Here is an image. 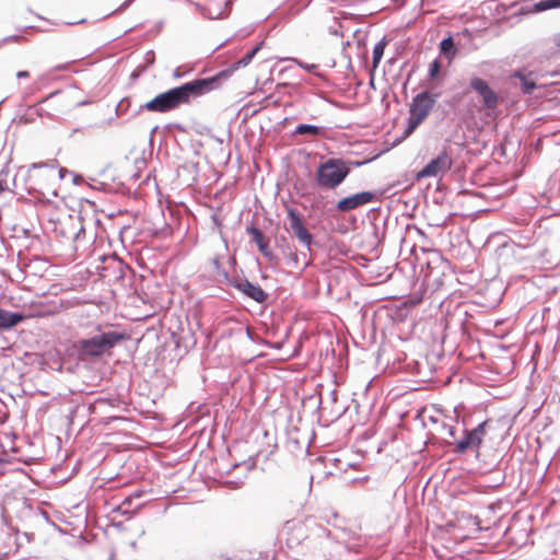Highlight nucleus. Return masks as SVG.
Instances as JSON below:
<instances>
[{
    "instance_id": "43",
    "label": "nucleus",
    "mask_w": 560,
    "mask_h": 560,
    "mask_svg": "<svg viewBox=\"0 0 560 560\" xmlns=\"http://www.w3.org/2000/svg\"><path fill=\"white\" fill-rule=\"evenodd\" d=\"M345 549L347 550V552H360V547L358 545H345Z\"/></svg>"
},
{
    "instance_id": "19",
    "label": "nucleus",
    "mask_w": 560,
    "mask_h": 560,
    "mask_svg": "<svg viewBox=\"0 0 560 560\" xmlns=\"http://www.w3.org/2000/svg\"><path fill=\"white\" fill-rule=\"evenodd\" d=\"M442 62L439 58H435L434 60H432L429 65V70H428V78L430 81H436V82H441L442 81Z\"/></svg>"
},
{
    "instance_id": "12",
    "label": "nucleus",
    "mask_w": 560,
    "mask_h": 560,
    "mask_svg": "<svg viewBox=\"0 0 560 560\" xmlns=\"http://www.w3.org/2000/svg\"><path fill=\"white\" fill-rule=\"evenodd\" d=\"M327 128L312 124H299L291 132L292 138L301 137L298 143H307L318 138H325Z\"/></svg>"
},
{
    "instance_id": "56",
    "label": "nucleus",
    "mask_w": 560,
    "mask_h": 560,
    "mask_svg": "<svg viewBox=\"0 0 560 560\" xmlns=\"http://www.w3.org/2000/svg\"><path fill=\"white\" fill-rule=\"evenodd\" d=\"M213 265H214L215 269L220 270V268H221V264H220V261H219V259H218V258H214V259H213Z\"/></svg>"
},
{
    "instance_id": "6",
    "label": "nucleus",
    "mask_w": 560,
    "mask_h": 560,
    "mask_svg": "<svg viewBox=\"0 0 560 560\" xmlns=\"http://www.w3.org/2000/svg\"><path fill=\"white\" fill-rule=\"evenodd\" d=\"M469 89L477 93L481 98L483 108L493 110L500 104L501 97L490 84L482 78L472 75L469 80Z\"/></svg>"
},
{
    "instance_id": "22",
    "label": "nucleus",
    "mask_w": 560,
    "mask_h": 560,
    "mask_svg": "<svg viewBox=\"0 0 560 560\" xmlns=\"http://www.w3.org/2000/svg\"><path fill=\"white\" fill-rule=\"evenodd\" d=\"M131 107V98L124 97L121 98L115 107L116 117L124 116Z\"/></svg>"
},
{
    "instance_id": "7",
    "label": "nucleus",
    "mask_w": 560,
    "mask_h": 560,
    "mask_svg": "<svg viewBox=\"0 0 560 560\" xmlns=\"http://www.w3.org/2000/svg\"><path fill=\"white\" fill-rule=\"evenodd\" d=\"M453 160L446 150H442L435 158L429 161L420 171L415 174V179L420 182L427 177H436L451 170Z\"/></svg>"
},
{
    "instance_id": "24",
    "label": "nucleus",
    "mask_w": 560,
    "mask_h": 560,
    "mask_svg": "<svg viewBox=\"0 0 560 560\" xmlns=\"http://www.w3.org/2000/svg\"><path fill=\"white\" fill-rule=\"evenodd\" d=\"M245 332H246L247 338L249 340H252L253 342L264 343V345H266V346H268L270 348H273V346L270 342L266 341L260 336L254 334L253 330L249 327H246Z\"/></svg>"
},
{
    "instance_id": "4",
    "label": "nucleus",
    "mask_w": 560,
    "mask_h": 560,
    "mask_svg": "<svg viewBox=\"0 0 560 560\" xmlns=\"http://www.w3.org/2000/svg\"><path fill=\"white\" fill-rule=\"evenodd\" d=\"M441 96L440 92H431L430 90H423L412 97L409 106V117L407 119V126L399 139H396L395 143L406 139L425 120L430 112L433 109L438 98Z\"/></svg>"
},
{
    "instance_id": "41",
    "label": "nucleus",
    "mask_w": 560,
    "mask_h": 560,
    "mask_svg": "<svg viewBox=\"0 0 560 560\" xmlns=\"http://www.w3.org/2000/svg\"><path fill=\"white\" fill-rule=\"evenodd\" d=\"M221 275L223 276V278L225 279V281L228 282L229 285H230V281H232L235 278L242 277L240 275L230 276V273L225 269H222Z\"/></svg>"
},
{
    "instance_id": "40",
    "label": "nucleus",
    "mask_w": 560,
    "mask_h": 560,
    "mask_svg": "<svg viewBox=\"0 0 560 560\" xmlns=\"http://www.w3.org/2000/svg\"><path fill=\"white\" fill-rule=\"evenodd\" d=\"M189 71H190V69H189V70H187L186 72H183V71H182V67H177V68L173 71V78H174V79H182V78H184V77H185Z\"/></svg>"
},
{
    "instance_id": "26",
    "label": "nucleus",
    "mask_w": 560,
    "mask_h": 560,
    "mask_svg": "<svg viewBox=\"0 0 560 560\" xmlns=\"http://www.w3.org/2000/svg\"><path fill=\"white\" fill-rule=\"evenodd\" d=\"M276 244L281 249L283 255H287L288 252L292 250L290 244L287 241L285 236L276 237Z\"/></svg>"
},
{
    "instance_id": "60",
    "label": "nucleus",
    "mask_w": 560,
    "mask_h": 560,
    "mask_svg": "<svg viewBox=\"0 0 560 560\" xmlns=\"http://www.w3.org/2000/svg\"><path fill=\"white\" fill-rule=\"evenodd\" d=\"M323 532L326 534L327 537H331V533L327 529H323Z\"/></svg>"
},
{
    "instance_id": "20",
    "label": "nucleus",
    "mask_w": 560,
    "mask_h": 560,
    "mask_svg": "<svg viewBox=\"0 0 560 560\" xmlns=\"http://www.w3.org/2000/svg\"><path fill=\"white\" fill-rule=\"evenodd\" d=\"M387 39L386 37H383L380 42H377L373 48V55H372V65L374 68H377L383 56H384V50H385V47L387 45Z\"/></svg>"
},
{
    "instance_id": "33",
    "label": "nucleus",
    "mask_w": 560,
    "mask_h": 560,
    "mask_svg": "<svg viewBox=\"0 0 560 560\" xmlns=\"http://www.w3.org/2000/svg\"><path fill=\"white\" fill-rule=\"evenodd\" d=\"M27 112H31L33 110L34 114L38 117H43V116H50L49 113H47L46 110H44L42 107H38L37 105H31L27 107L26 109Z\"/></svg>"
},
{
    "instance_id": "28",
    "label": "nucleus",
    "mask_w": 560,
    "mask_h": 560,
    "mask_svg": "<svg viewBox=\"0 0 560 560\" xmlns=\"http://www.w3.org/2000/svg\"><path fill=\"white\" fill-rule=\"evenodd\" d=\"M289 257V260H288V266L292 267V268H298L299 267V255L295 250H290L287 253V255Z\"/></svg>"
},
{
    "instance_id": "16",
    "label": "nucleus",
    "mask_w": 560,
    "mask_h": 560,
    "mask_svg": "<svg viewBox=\"0 0 560 560\" xmlns=\"http://www.w3.org/2000/svg\"><path fill=\"white\" fill-rule=\"evenodd\" d=\"M26 318L27 315L22 312H11L0 307V332L11 330Z\"/></svg>"
},
{
    "instance_id": "50",
    "label": "nucleus",
    "mask_w": 560,
    "mask_h": 560,
    "mask_svg": "<svg viewBox=\"0 0 560 560\" xmlns=\"http://www.w3.org/2000/svg\"><path fill=\"white\" fill-rule=\"evenodd\" d=\"M69 69V63H61V65H57L55 67V70L57 71H62V70H68Z\"/></svg>"
},
{
    "instance_id": "46",
    "label": "nucleus",
    "mask_w": 560,
    "mask_h": 560,
    "mask_svg": "<svg viewBox=\"0 0 560 560\" xmlns=\"http://www.w3.org/2000/svg\"><path fill=\"white\" fill-rule=\"evenodd\" d=\"M58 174H59V177H60L61 179H63V178L66 177V175H70V174H72V172H71V171H68V170H67V168H65V167H59V170H58Z\"/></svg>"
},
{
    "instance_id": "34",
    "label": "nucleus",
    "mask_w": 560,
    "mask_h": 560,
    "mask_svg": "<svg viewBox=\"0 0 560 560\" xmlns=\"http://www.w3.org/2000/svg\"><path fill=\"white\" fill-rule=\"evenodd\" d=\"M345 408H338V409H335L334 407H331L329 413L331 416V421L332 420H338L343 413H345Z\"/></svg>"
},
{
    "instance_id": "1",
    "label": "nucleus",
    "mask_w": 560,
    "mask_h": 560,
    "mask_svg": "<svg viewBox=\"0 0 560 560\" xmlns=\"http://www.w3.org/2000/svg\"><path fill=\"white\" fill-rule=\"evenodd\" d=\"M213 91L211 82L207 78H198L185 82L178 86L171 88L155 95L152 100L141 104L131 115V118L140 115L143 110L152 113H168L182 105H187L191 100L203 96Z\"/></svg>"
},
{
    "instance_id": "53",
    "label": "nucleus",
    "mask_w": 560,
    "mask_h": 560,
    "mask_svg": "<svg viewBox=\"0 0 560 560\" xmlns=\"http://www.w3.org/2000/svg\"><path fill=\"white\" fill-rule=\"evenodd\" d=\"M84 232H85V231H84V228H83V226H81V228L79 229V231L75 233V235H74V240H75V241L80 240L81 235H83V234H84Z\"/></svg>"
},
{
    "instance_id": "36",
    "label": "nucleus",
    "mask_w": 560,
    "mask_h": 560,
    "mask_svg": "<svg viewBox=\"0 0 560 560\" xmlns=\"http://www.w3.org/2000/svg\"><path fill=\"white\" fill-rule=\"evenodd\" d=\"M34 120H35V119H34V117H33L32 115H28L27 113H25V114H23V115H21V116L19 117V122H20V124H23V125L31 124V122H33Z\"/></svg>"
},
{
    "instance_id": "42",
    "label": "nucleus",
    "mask_w": 560,
    "mask_h": 560,
    "mask_svg": "<svg viewBox=\"0 0 560 560\" xmlns=\"http://www.w3.org/2000/svg\"><path fill=\"white\" fill-rule=\"evenodd\" d=\"M8 175H9V166H8V164H5L3 166V168L0 171V179L2 182H8L7 180Z\"/></svg>"
},
{
    "instance_id": "25",
    "label": "nucleus",
    "mask_w": 560,
    "mask_h": 560,
    "mask_svg": "<svg viewBox=\"0 0 560 560\" xmlns=\"http://www.w3.org/2000/svg\"><path fill=\"white\" fill-rule=\"evenodd\" d=\"M488 423H489V420H485V421L480 422L474 429H470L476 434V436L480 440V443H482L483 438L486 435V428H487Z\"/></svg>"
},
{
    "instance_id": "13",
    "label": "nucleus",
    "mask_w": 560,
    "mask_h": 560,
    "mask_svg": "<svg viewBox=\"0 0 560 560\" xmlns=\"http://www.w3.org/2000/svg\"><path fill=\"white\" fill-rule=\"evenodd\" d=\"M464 435L462 439L452 441H444V446L454 445V453L457 455H462L467 453L468 451L478 450L481 445L480 440L476 436V434L468 429H464Z\"/></svg>"
},
{
    "instance_id": "45",
    "label": "nucleus",
    "mask_w": 560,
    "mask_h": 560,
    "mask_svg": "<svg viewBox=\"0 0 560 560\" xmlns=\"http://www.w3.org/2000/svg\"><path fill=\"white\" fill-rule=\"evenodd\" d=\"M60 92H61L60 90H56V91H54V92L49 93L46 97H44L43 100H40V101L38 102V104H43V103L47 102L49 98H51V97H54V96L58 95Z\"/></svg>"
},
{
    "instance_id": "18",
    "label": "nucleus",
    "mask_w": 560,
    "mask_h": 560,
    "mask_svg": "<svg viewBox=\"0 0 560 560\" xmlns=\"http://www.w3.org/2000/svg\"><path fill=\"white\" fill-rule=\"evenodd\" d=\"M197 9L199 10V12L201 13L202 16H205L209 20L222 19V18L228 16V13H225L220 5L203 7V5L197 4Z\"/></svg>"
},
{
    "instance_id": "51",
    "label": "nucleus",
    "mask_w": 560,
    "mask_h": 560,
    "mask_svg": "<svg viewBox=\"0 0 560 560\" xmlns=\"http://www.w3.org/2000/svg\"><path fill=\"white\" fill-rule=\"evenodd\" d=\"M70 175L73 177L72 180H73V184H75V185H78L82 180V177L78 174H74L73 172Z\"/></svg>"
},
{
    "instance_id": "11",
    "label": "nucleus",
    "mask_w": 560,
    "mask_h": 560,
    "mask_svg": "<svg viewBox=\"0 0 560 560\" xmlns=\"http://www.w3.org/2000/svg\"><path fill=\"white\" fill-rule=\"evenodd\" d=\"M375 197L376 195L373 191H360L339 199L336 203V209L339 212H348L372 202Z\"/></svg>"
},
{
    "instance_id": "55",
    "label": "nucleus",
    "mask_w": 560,
    "mask_h": 560,
    "mask_svg": "<svg viewBox=\"0 0 560 560\" xmlns=\"http://www.w3.org/2000/svg\"><path fill=\"white\" fill-rule=\"evenodd\" d=\"M319 407L322 408L323 411H325L327 409L326 401H324L322 396L319 397Z\"/></svg>"
},
{
    "instance_id": "49",
    "label": "nucleus",
    "mask_w": 560,
    "mask_h": 560,
    "mask_svg": "<svg viewBox=\"0 0 560 560\" xmlns=\"http://www.w3.org/2000/svg\"><path fill=\"white\" fill-rule=\"evenodd\" d=\"M9 189H10V188H9L8 182H2V180L0 179V194H1V192H3V191H5V190H9Z\"/></svg>"
},
{
    "instance_id": "17",
    "label": "nucleus",
    "mask_w": 560,
    "mask_h": 560,
    "mask_svg": "<svg viewBox=\"0 0 560 560\" xmlns=\"http://www.w3.org/2000/svg\"><path fill=\"white\" fill-rule=\"evenodd\" d=\"M439 50L442 56H444L447 59V65L450 66L454 58L456 57L458 49L454 43V39L451 35L447 37H444L439 43Z\"/></svg>"
},
{
    "instance_id": "37",
    "label": "nucleus",
    "mask_w": 560,
    "mask_h": 560,
    "mask_svg": "<svg viewBox=\"0 0 560 560\" xmlns=\"http://www.w3.org/2000/svg\"><path fill=\"white\" fill-rule=\"evenodd\" d=\"M442 429L452 438L455 436L456 434V429L455 427L451 425V424H447V423H443L442 424Z\"/></svg>"
},
{
    "instance_id": "31",
    "label": "nucleus",
    "mask_w": 560,
    "mask_h": 560,
    "mask_svg": "<svg viewBox=\"0 0 560 560\" xmlns=\"http://www.w3.org/2000/svg\"><path fill=\"white\" fill-rule=\"evenodd\" d=\"M147 71V67L143 65H139L130 74V79L132 82L138 80L144 72Z\"/></svg>"
},
{
    "instance_id": "29",
    "label": "nucleus",
    "mask_w": 560,
    "mask_h": 560,
    "mask_svg": "<svg viewBox=\"0 0 560 560\" xmlns=\"http://www.w3.org/2000/svg\"><path fill=\"white\" fill-rule=\"evenodd\" d=\"M144 62L143 67H147V69L154 65L155 54L153 50L150 49L144 54Z\"/></svg>"
},
{
    "instance_id": "21",
    "label": "nucleus",
    "mask_w": 560,
    "mask_h": 560,
    "mask_svg": "<svg viewBox=\"0 0 560 560\" xmlns=\"http://www.w3.org/2000/svg\"><path fill=\"white\" fill-rule=\"evenodd\" d=\"M515 78L520 79L521 91L524 94L530 95L534 92V90L537 88V85H536L534 80L528 79L526 75H524L521 72H515Z\"/></svg>"
},
{
    "instance_id": "62",
    "label": "nucleus",
    "mask_w": 560,
    "mask_h": 560,
    "mask_svg": "<svg viewBox=\"0 0 560 560\" xmlns=\"http://www.w3.org/2000/svg\"><path fill=\"white\" fill-rule=\"evenodd\" d=\"M85 104H86V102H84V101H81V103H79L80 106L85 105Z\"/></svg>"
},
{
    "instance_id": "38",
    "label": "nucleus",
    "mask_w": 560,
    "mask_h": 560,
    "mask_svg": "<svg viewBox=\"0 0 560 560\" xmlns=\"http://www.w3.org/2000/svg\"><path fill=\"white\" fill-rule=\"evenodd\" d=\"M132 500L133 499L130 497V494L124 499V501L121 502L120 506L118 508L121 511L122 514L127 513V510H122L124 506L131 505Z\"/></svg>"
},
{
    "instance_id": "23",
    "label": "nucleus",
    "mask_w": 560,
    "mask_h": 560,
    "mask_svg": "<svg viewBox=\"0 0 560 560\" xmlns=\"http://www.w3.org/2000/svg\"><path fill=\"white\" fill-rule=\"evenodd\" d=\"M537 11H546L560 8V0H540L535 4Z\"/></svg>"
},
{
    "instance_id": "47",
    "label": "nucleus",
    "mask_w": 560,
    "mask_h": 560,
    "mask_svg": "<svg viewBox=\"0 0 560 560\" xmlns=\"http://www.w3.org/2000/svg\"><path fill=\"white\" fill-rule=\"evenodd\" d=\"M233 0H225L223 5V11L229 14L232 8Z\"/></svg>"
},
{
    "instance_id": "35",
    "label": "nucleus",
    "mask_w": 560,
    "mask_h": 560,
    "mask_svg": "<svg viewBox=\"0 0 560 560\" xmlns=\"http://www.w3.org/2000/svg\"><path fill=\"white\" fill-rule=\"evenodd\" d=\"M136 0H125L112 14L120 13L128 9Z\"/></svg>"
},
{
    "instance_id": "3",
    "label": "nucleus",
    "mask_w": 560,
    "mask_h": 560,
    "mask_svg": "<svg viewBox=\"0 0 560 560\" xmlns=\"http://www.w3.org/2000/svg\"><path fill=\"white\" fill-rule=\"evenodd\" d=\"M363 163L341 158H328L318 164L315 173V183L320 189H336L348 177L352 166H360Z\"/></svg>"
},
{
    "instance_id": "5",
    "label": "nucleus",
    "mask_w": 560,
    "mask_h": 560,
    "mask_svg": "<svg viewBox=\"0 0 560 560\" xmlns=\"http://www.w3.org/2000/svg\"><path fill=\"white\" fill-rule=\"evenodd\" d=\"M265 40L259 42L255 45L250 50H248L240 60L232 63L226 69H223L217 72L214 75L207 77L208 81L211 82V88L214 90L219 89L228 79L232 77V74L241 69L247 67L258 51L264 47Z\"/></svg>"
},
{
    "instance_id": "48",
    "label": "nucleus",
    "mask_w": 560,
    "mask_h": 560,
    "mask_svg": "<svg viewBox=\"0 0 560 560\" xmlns=\"http://www.w3.org/2000/svg\"><path fill=\"white\" fill-rule=\"evenodd\" d=\"M30 77V72L26 71V70H20L16 72V78L18 79H25V78H28Z\"/></svg>"
},
{
    "instance_id": "57",
    "label": "nucleus",
    "mask_w": 560,
    "mask_h": 560,
    "mask_svg": "<svg viewBox=\"0 0 560 560\" xmlns=\"http://www.w3.org/2000/svg\"><path fill=\"white\" fill-rule=\"evenodd\" d=\"M228 42H229V39L224 40L223 43H221L220 45H218V46L215 47V49H214V50L220 49V48H221V47H223Z\"/></svg>"
},
{
    "instance_id": "30",
    "label": "nucleus",
    "mask_w": 560,
    "mask_h": 560,
    "mask_svg": "<svg viewBox=\"0 0 560 560\" xmlns=\"http://www.w3.org/2000/svg\"><path fill=\"white\" fill-rule=\"evenodd\" d=\"M334 21H335V25H330L328 26L327 31L330 35H335V36H340L342 37L343 36V33L340 32L337 27V25L341 26V24L339 23L338 21V18H334Z\"/></svg>"
},
{
    "instance_id": "8",
    "label": "nucleus",
    "mask_w": 560,
    "mask_h": 560,
    "mask_svg": "<svg viewBox=\"0 0 560 560\" xmlns=\"http://www.w3.org/2000/svg\"><path fill=\"white\" fill-rule=\"evenodd\" d=\"M387 228V217L383 215L380 209H373L369 217L366 226L368 241L372 246H380L385 238Z\"/></svg>"
},
{
    "instance_id": "9",
    "label": "nucleus",
    "mask_w": 560,
    "mask_h": 560,
    "mask_svg": "<svg viewBox=\"0 0 560 560\" xmlns=\"http://www.w3.org/2000/svg\"><path fill=\"white\" fill-rule=\"evenodd\" d=\"M230 285L258 304H265L269 299V294L258 283L250 282L244 276L230 281Z\"/></svg>"
},
{
    "instance_id": "39",
    "label": "nucleus",
    "mask_w": 560,
    "mask_h": 560,
    "mask_svg": "<svg viewBox=\"0 0 560 560\" xmlns=\"http://www.w3.org/2000/svg\"><path fill=\"white\" fill-rule=\"evenodd\" d=\"M22 38L20 35H10L0 40V47L8 42H19Z\"/></svg>"
},
{
    "instance_id": "44",
    "label": "nucleus",
    "mask_w": 560,
    "mask_h": 560,
    "mask_svg": "<svg viewBox=\"0 0 560 560\" xmlns=\"http://www.w3.org/2000/svg\"><path fill=\"white\" fill-rule=\"evenodd\" d=\"M337 397H338V394H337L336 389H332L329 392V400H330L331 406L337 402Z\"/></svg>"
},
{
    "instance_id": "59",
    "label": "nucleus",
    "mask_w": 560,
    "mask_h": 560,
    "mask_svg": "<svg viewBox=\"0 0 560 560\" xmlns=\"http://www.w3.org/2000/svg\"><path fill=\"white\" fill-rule=\"evenodd\" d=\"M556 45L560 48V34L556 38Z\"/></svg>"
},
{
    "instance_id": "27",
    "label": "nucleus",
    "mask_w": 560,
    "mask_h": 560,
    "mask_svg": "<svg viewBox=\"0 0 560 560\" xmlns=\"http://www.w3.org/2000/svg\"><path fill=\"white\" fill-rule=\"evenodd\" d=\"M58 165V162L57 160H51L49 162H38V163H32L30 165V170H36V168H42V167H50V168H56Z\"/></svg>"
},
{
    "instance_id": "52",
    "label": "nucleus",
    "mask_w": 560,
    "mask_h": 560,
    "mask_svg": "<svg viewBox=\"0 0 560 560\" xmlns=\"http://www.w3.org/2000/svg\"><path fill=\"white\" fill-rule=\"evenodd\" d=\"M143 493H144V492H143L142 490H137V491L132 492V493L130 494V497H131L132 499H138V498L142 497V494H143Z\"/></svg>"
},
{
    "instance_id": "10",
    "label": "nucleus",
    "mask_w": 560,
    "mask_h": 560,
    "mask_svg": "<svg viewBox=\"0 0 560 560\" xmlns=\"http://www.w3.org/2000/svg\"><path fill=\"white\" fill-rule=\"evenodd\" d=\"M287 219L293 235L307 250H311V246L314 243V235L306 228L302 215L295 209L290 208L287 212Z\"/></svg>"
},
{
    "instance_id": "61",
    "label": "nucleus",
    "mask_w": 560,
    "mask_h": 560,
    "mask_svg": "<svg viewBox=\"0 0 560 560\" xmlns=\"http://www.w3.org/2000/svg\"><path fill=\"white\" fill-rule=\"evenodd\" d=\"M51 524H52V526H54L55 528H57L58 530H61L60 526H58V525H57V524H55V523H51Z\"/></svg>"
},
{
    "instance_id": "14",
    "label": "nucleus",
    "mask_w": 560,
    "mask_h": 560,
    "mask_svg": "<svg viewBox=\"0 0 560 560\" xmlns=\"http://www.w3.org/2000/svg\"><path fill=\"white\" fill-rule=\"evenodd\" d=\"M246 233L252 236L253 242L257 245L260 254L269 261H276L277 256L269 246V240L265 236L262 231L254 224L246 226Z\"/></svg>"
},
{
    "instance_id": "2",
    "label": "nucleus",
    "mask_w": 560,
    "mask_h": 560,
    "mask_svg": "<svg viewBox=\"0 0 560 560\" xmlns=\"http://www.w3.org/2000/svg\"><path fill=\"white\" fill-rule=\"evenodd\" d=\"M128 339L125 331L97 328L96 332L75 340L72 348L81 360H96L109 355L114 348Z\"/></svg>"
},
{
    "instance_id": "32",
    "label": "nucleus",
    "mask_w": 560,
    "mask_h": 560,
    "mask_svg": "<svg viewBox=\"0 0 560 560\" xmlns=\"http://www.w3.org/2000/svg\"><path fill=\"white\" fill-rule=\"evenodd\" d=\"M296 63L300 68H302L305 71L311 72V73H313L318 68V66L315 63H307L302 60H296Z\"/></svg>"
},
{
    "instance_id": "58",
    "label": "nucleus",
    "mask_w": 560,
    "mask_h": 560,
    "mask_svg": "<svg viewBox=\"0 0 560 560\" xmlns=\"http://www.w3.org/2000/svg\"><path fill=\"white\" fill-rule=\"evenodd\" d=\"M115 120H116V118L110 117V118H108V119H107V124H108V125H112V124H114V122H115Z\"/></svg>"
},
{
    "instance_id": "15",
    "label": "nucleus",
    "mask_w": 560,
    "mask_h": 560,
    "mask_svg": "<svg viewBox=\"0 0 560 560\" xmlns=\"http://www.w3.org/2000/svg\"><path fill=\"white\" fill-rule=\"evenodd\" d=\"M258 455L259 454L257 453L255 456H249L247 459H245L241 463H234L232 466L233 468L243 467L245 472L243 474L242 477H237L236 479L225 480L224 486L228 487L229 489L240 488L244 483V480L247 478V472L253 470L256 467V465H257L256 458L258 457Z\"/></svg>"
},
{
    "instance_id": "54",
    "label": "nucleus",
    "mask_w": 560,
    "mask_h": 560,
    "mask_svg": "<svg viewBox=\"0 0 560 560\" xmlns=\"http://www.w3.org/2000/svg\"><path fill=\"white\" fill-rule=\"evenodd\" d=\"M39 513H40V515L43 516V518H44L46 522H48V523H49V515H48V513H47L46 511L42 510V509H39Z\"/></svg>"
}]
</instances>
